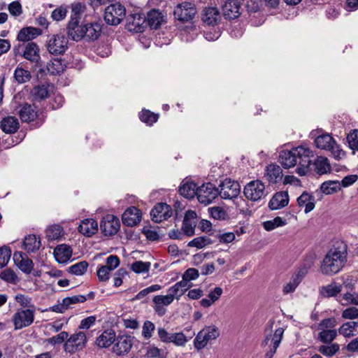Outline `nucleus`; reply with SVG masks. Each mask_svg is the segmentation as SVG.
<instances>
[{
	"mask_svg": "<svg viewBox=\"0 0 358 358\" xmlns=\"http://www.w3.org/2000/svg\"><path fill=\"white\" fill-rule=\"evenodd\" d=\"M297 205L304 208L305 213L312 211L315 206V199L310 193L305 191L296 199Z\"/></svg>",
	"mask_w": 358,
	"mask_h": 358,
	"instance_id": "obj_27",
	"label": "nucleus"
},
{
	"mask_svg": "<svg viewBox=\"0 0 358 358\" xmlns=\"http://www.w3.org/2000/svg\"><path fill=\"white\" fill-rule=\"evenodd\" d=\"M343 285L332 282L320 289V294L324 297H331L336 296L342 291Z\"/></svg>",
	"mask_w": 358,
	"mask_h": 358,
	"instance_id": "obj_40",
	"label": "nucleus"
},
{
	"mask_svg": "<svg viewBox=\"0 0 358 358\" xmlns=\"http://www.w3.org/2000/svg\"><path fill=\"white\" fill-rule=\"evenodd\" d=\"M337 336L336 329H322L318 333L316 339L325 344L331 343Z\"/></svg>",
	"mask_w": 358,
	"mask_h": 358,
	"instance_id": "obj_42",
	"label": "nucleus"
},
{
	"mask_svg": "<svg viewBox=\"0 0 358 358\" xmlns=\"http://www.w3.org/2000/svg\"><path fill=\"white\" fill-rule=\"evenodd\" d=\"M210 216L217 220H225L228 218L227 212L220 206H215L208 208Z\"/></svg>",
	"mask_w": 358,
	"mask_h": 358,
	"instance_id": "obj_55",
	"label": "nucleus"
},
{
	"mask_svg": "<svg viewBox=\"0 0 358 358\" xmlns=\"http://www.w3.org/2000/svg\"><path fill=\"white\" fill-rule=\"evenodd\" d=\"M302 278L303 276L300 275V273L293 275L289 282L283 287V293L287 294L294 292L301 281Z\"/></svg>",
	"mask_w": 358,
	"mask_h": 358,
	"instance_id": "obj_48",
	"label": "nucleus"
},
{
	"mask_svg": "<svg viewBox=\"0 0 358 358\" xmlns=\"http://www.w3.org/2000/svg\"><path fill=\"white\" fill-rule=\"evenodd\" d=\"M20 117L23 122L33 121L36 117L35 109L29 104H24L19 111Z\"/></svg>",
	"mask_w": 358,
	"mask_h": 358,
	"instance_id": "obj_41",
	"label": "nucleus"
},
{
	"mask_svg": "<svg viewBox=\"0 0 358 358\" xmlns=\"http://www.w3.org/2000/svg\"><path fill=\"white\" fill-rule=\"evenodd\" d=\"M64 234V229L59 224L51 225L45 231L46 238L49 241L59 240Z\"/></svg>",
	"mask_w": 358,
	"mask_h": 358,
	"instance_id": "obj_43",
	"label": "nucleus"
},
{
	"mask_svg": "<svg viewBox=\"0 0 358 358\" xmlns=\"http://www.w3.org/2000/svg\"><path fill=\"white\" fill-rule=\"evenodd\" d=\"M219 195V189L211 182L203 184L199 187L196 197L199 203L207 206L211 203Z\"/></svg>",
	"mask_w": 358,
	"mask_h": 358,
	"instance_id": "obj_11",
	"label": "nucleus"
},
{
	"mask_svg": "<svg viewBox=\"0 0 358 358\" xmlns=\"http://www.w3.org/2000/svg\"><path fill=\"white\" fill-rule=\"evenodd\" d=\"M68 38L62 34L51 36L47 43L49 53L55 55H63L68 49Z\"/></svg>",
	"mask_w": 358,
	"mask_h": 358,
	"instance_id": "obj_10",
	"label": "nucleus"
},
{
	"mask_svg": "<svg viewBox=\"0 0 358 358\" xmlns=\"http://www.w3.org/2000/svg\"><path fill=\"white\" fill-rule=\"evenodd\" d=\"M314 143L317 148L329 152L331 155L336 160L343 159L346 156L345 152L329 134H322L317 136Z\"/></svg>",
	"mask_w": 358,
	"mask_h": 358,
	"instance_id": "obj_3",
	"label": "nucleus"
},
{
	"mask_svg": "<svg viewBox=\"0 0 358 358\" xmlns=\"http://www.w3.org/2000/svg\"><path fill=\"white\" fill-rule=\"evenodd\" d=\"M245 196L252 201H258L265 198L266 192L264 183L259 180H252L244 187Z\"/></svg>",
	"mask_w": 358,
	"mask_h": 358,
	"instance_id": "obj_7",
	"label": "nucleus"
},
{
	"mask_svg": "<svg viewBox=\"0 0 358 358\" xmlns=\"http://www.w3.org/2000/svg\"><path fill=\"white\" fill-rule=\"evenodd\" d=\"M126 9L120 3H112L105 8L104 20L110 25L119 24L125 17Z\"/></svg>",
	"mask_w": 358,
	"mask_h": 358,
	"instance_id": "obj_5",
	"label": "nucleus"
},
{
	"mask_svg": "<svg viewBox=\"0 0 358 358\" xmlns=\"http://www.w3.org/2000/svg\"><path fill=\"white\" fill-rule=\"evenodd\" d=\"M245 0H227L222 6V13L225 18L233 20L241 14V6Z\"/></svg>",
	"mask_w": 358,
	"mask_h": 358,
	"instance_id": "obj_15",
	"label": "nucleus"
},
{
	"mask_svg": "<svg viewBox=\"0 0 358 358\" xmlns=\"http://www.w3.org/2000/svg\"><path fill=\"white\" fill-rule=\"evenodd\" d=\"M21 56L31 63L37 64L40 59V49L34 42H29L24 45Z\"/></svg>",
	"mask_w": 358,
	"mask_h": 358,
	"instance_id": "obj_21",
	"label": "nucleus"
},
{
	"mask_svg": "<svg viewBox=\"0 0 358 358\" xmlns=\"http://www.w3.org/2000/svg\"><path fill=\"white\" fill-rule=\"evenodd\" d=\"M150 215L155 222H160L171 216L172 210L171 206L166 203H159L151 210Z\"/></svg>",
	"mask_w": 358,
	"mask_h": 358,
	"instance_id": "obj_19",
	"label": "nucleus"
},
{
	"mask_svg": "<svg viewBox=\"0 0 358 358\" xmlns=\"http://www.w3.org/2000/svg\"><path fill=\"white\" fill-rule=\"evenodd\" d=\"M285 224H287L286 220L280 217H276L273 220L263 222V227L266 231H271L277 227L285 226Z\"/></svg>",
	"mask_w": 358,
	"mask_h": 358,
	"instance_id": "obj_52",
	"label": "nucleus"
},
{
	"mask_svg": "<svg viewBox=\"0 0 358 358\" xmlns=\"http://www.w3.org/2000/svg\"><path fill=\"white\" fill-rule=\"evenodd\" d=\"M213 242L208 236H199L194 238L187 244L189 247H194L198 249H201L206 246L211 244Z\"/></svg>",
	"mask_w": 358,
	"mask_h": 358,
	"instance_id": "obj_51",
	"label": "nucleus"
},
{
	"mask_svg": "<svg viewBox=\"0 0 358 358\" xmlns=\"http://www.w3.org/2000/svg\"><path fill=\"white\" fill-rule=\"evenodd\" d=\"M48 72L52 75L59 74L65 69V64L62 59H54L47 65Z\"/></svg>",
	"mask_w": 358,
	"mask_h": 358,
	"instance_id": "obj_46",
	"label": "nucleus"
},
{
	"mask_svg": "<svg viewBox=\"0 0 358 358\" xmlns=\"http://www.w3.org/2000/svg\"><path fill=\"white\" fill-rule=\"evenodd\" d=\"M289 201V198L287 192H278L271 199L268 203V207L271 210H278L287 206Z\"/></svg>",
	"mask_w": 358,
	"mask_h": 358,
	"instance_id": "obj_25",
	"label": "nucleus"
},
{
	"mask_svg": "<svg viewBox=\"0 0 358 358\" xmlns=\"http://www.w3.org/2000/svg\"><path fill=\"white\" fill-rule=\"evenodd\" d=\"M162 287L159 285L155 284L152 285L150 287H148L141 292H139L135 296L134 299L136 300H141L143 298H145L147 295H148L150 293L159 291L161 289Z\"/></svg>",
	"mask_w": 358,
	"mask_h": 358,
	"instance_id": "obj_61",
	"label": "nucleus"
},
{
	"mask_svg": "<svg viewBox=\"0 0 358 358\" xmlns=\"http://www.w3.org/2000/svg\"><path fill=\"white\" fill-rule=\"evenodd\" d=\"M141 120L148 125H152L154 122H156L158 120V115L148 110H143L139 114Z\"/></svg>",
	"mask_w": 358,
	"mask_h": 358,
	"instance_id": "obj_54",
	"label": "nucleus"
},
{
	"mask_svg": "<svg viewBox=\"0 0 358 358\" xmlns=\"http://www.w3.org/2000/svg\"><path fill=\"white\" fill-rule=\"evenodd\" d=\"M88 267V263L85 261L79 262L68 268V272L76 275H83Z\"/></svg>",
	"mask_w": 358,
	"mask_h": 358,
	"instance_id": "obj_50",
	"label": "nucleus"
},
{
	"mask_svg": "<svg viewBox=\"0 0 358 358\" xmlns=\"http://www.w3.org/2000/svg\"><path fill=\"white\" fill-rule=\"evenodd\" d=\"M11 256V250L8 246L0 248V268L6 266Z\"/></svg>",
	"mask_w": 358,
	"mask_h": 358,
	"instance_id": "obj_57",
	"label": "nucleus"
},
{
	"mask_svg": "<svg viewBox=\"0 0 358 358\" xmlns=\"http://www.w3.org/2000/svg\"><path fill=\"white\" fill-rule=\"evenodd\" d=\"M101 27L99 23L85 24L84 38L94 41L99 38L101 34Z\"/></svg>",
	"mask_w": 358,
	"mask_h": 358,
	"instance_id": "obj_32",
	"label": "nucleus"
},
{
	"mask_svg": "<svg viewBox=\"0 0 358 358\" xmlns=\"http://www.w3.org/2000/svg\"><path fill=\"white\" fill-rule=\"evenodd\" d=\"M78 231L84 236L90 237L97 232L98 223L93 219H85L81 221L78 227Z\"/></svg>",
	"mask_w": 358,
	"mask_h": 358,
	"instance_id": "obj_29",
	"label": "nucleus"
},
{
	"mask_svg": "<svg viewBox=\"0 0 358 358\" xmlns=\"http://www.w3.org/2000/svg\"><path fill=\"white\" fill-rule=\"evenodd\" d=\"M173 301L172 296L168 294L166 295H157L152 299V308L155 312L162 317L166 313V307L171 304Z\"/></svg>",
	"mask_w": 358,
	"mask_h": 358,
	"instance_id": "obj_18",
	"label": "nucleus"
},
{
	"mask_svg": "<svg viewBox=\"0 0 358 358\" xmlns=\"http://www.w3.org/2000/svg\"><path fill=\"white\" fill-rule=\"evenodd\" d=\"M155 329V325L150 320L145 321L142 327L143 337L145 339H150L152 336Z\"/></svg>",
	"mask_w": 358,
	"mask_h": 358,
	"instance_id": "obj_56",
	"label": "nucleus"
},
{
	"mask_svg": "<svg viewBox=\"0 0 358 358\" xmlns=\"http://www.w3.org/2000/svg\"><path fill=\"white\" fill-rule=\"evenodd\" d=\"M320 189L326 194H332L340 189V182L336 180H328L324 182L321 185Z\"/></svg>",
	"mask_w": 358,
	"mask_h": 358,
	"instance_id": "obj_49",
	"label": "nucleus"
},
{
	"mask_svg": "<svg viewBox=\"0 0 358 358\" xmlns=\"http://www.w3.org/2000/svg\"><path fill=\"white\" fill-rule=\"evenodd\" d=\"M329 345H322L318 347L317 351L326 357H332L338 352L340 345L338 343H329Z\"/></svg>",
	"mask_w": 358,
	"mask_h": 358,
	"instance_id": "obj_47",
	"label": "nucleus"
},
{
	"mask_svg": "<svg viewBox=\"0 0 358 358\" xmlns=\"http://www.w3.org/2000/svg\"><path fill=\"white\" fill-rule=\"evenodd\" d=\"M196 225V214L193 210H188L185 215L182 230L183 233L191 236L194 234L195 227Z\"/></svg>",
	"mask_w": 358,
	"mask_h": 358,
	"instance_id": "obj_26",
	"label": "nucleus"
},
{
	"mask_svg": "<svg viewBox=\"0 0 358 358\" xmlns=\"http://www.w3.org/2000/svg\"><path fill=\"white\" fill-rule=\"evenodd\" d=\"M347 141L352 150H358V129H353L347 136Z\"/></svg>",
	"mask_w": 358,
	"mask_h": 358,
	"instance_id": "obj_60",
	"label": "nucleus"
},
{
	"mask_svg": "<svg viewBox=\"0 0 358 358\" xmlns=\"http://www.w3.org/2000/svg\"><path fill=\"white\" fill-rule=\"evenodd\" d=\"M13 77L16 83L23 84L30 80L31 75L29 71L17 66L14 71Z\"/></svg>",
	"mask_w": 358,
	"mask_h": 358,
	"instance_id": "obj_44",
	"label": "nucleus"
},
{
	"mask_svg": "<svg viewBox=\"0 0 358 358\" xmlns=\"http://www.w3.org/2000/svg\"><path fill=\"white\" fill-rule=\"evenodd\" d=\"M72 249L66 244L57 245L54 250V256L57 262L65 264L68 262L72 257Z\"/></svg>",
	"mask_w": 358,
	"mask_h": 358,
	"instance_id": "obj_28",
	"label": "nucleus"
},
{
	"mask_svg": "<svg viewBox=\"0 0 358 358\" xmlns=\"http://www.w3.org/2000/svg\"><path fill=\"white\" fill-rule=\"evenodd\" d=\"M16 302L23 308H34L31 298L22 294H17L15 296Z\"/></svg>",
	"mask_w": 358,
	"mask_h": 358,
	"instance_id": "obj_59",
	"label": "nucleus"
},
{
	"mask_svg": "<svg viewBox=\"0 0 358 358\" xmlns=\"http://www.w3.org/2000/svg\"><path fill=\"white\" fill-rule=\"evenodd\" d=\"M134 337L127 335L119 336L115 338L113 352L118 356L127 354L134 344Z\"/></svg>",
	"mask_w": 358,
	"mask_h": 358,
	"instance_id": "obj_14",
	"label": "nucleus"
},
{
	"mask_svg": "<svg viewBox=\"0 0 358 358\" xmlns=\"http://www.w3.org/2000/svg\"><path fill=\"white\" fill-rule=\"evenodd\" d=\"M1 127L2 130L6 133H15L19 128V121L15 117H6L1 120Z\"/></svg>",
	"mask_w": 358,
	"mask_h": 358,
	"instance_id": "obj_33",
	"label": "nucleus"
},
{
	"mask_svg": "<svg viewBox=\"0 0 358 358\" xmlns=\"http://www.w3.org/2000/svg\"><path fill=\"white\" fill-rule=\"evenodd\" d=\"M141 220V213L134 206L128 208L122 214L123 223L127 226H135L140 222Z\"/></svg>",
	"mask_w": 358,
	"mask_h": 358,
	"instance_id": "obj_24",
	"label": "nucleus"
},
{
	"mask_svg": "<svg viewBox=\"0 0 358 358\" xmlns=\"http://www.w3.org/2000/svg\"><path fill=\"white\" fill-rule=\"evenodd\" d=\"M196 12V8L194 3L184 1L175 7L173 15L174 17L180 22H188L193 20Z\"/></svg>",
	"mask_w": 358,
	"mask_h": 358,
	"instance_id": "obj_9",
	"label": "nucleus"
},
{
	"mask_svg": "<svg viewBox=\"0 0 358 358\" xmlns=\"http://www.w3.org/2000/svg\"><path fill=\"white\" fill-rule=\"evenodd\" d=\"M120 223L119 219L113 215H106L101 222L100 227L106 236L115 234L120 229Z\"/></svg>",
	"mask_w": 358,
	"mask_h": 358,
	"instance_id": "obj_16",
	"label": "nucleus"
},
{
	"mask_svg": "<svg viewBox=\"0 0 358 358\" xmlns=\"http://www.w3.org/2000/svg\"><path fill=\"white\" fill-rule=\"evenodd\" d=\"M23 246L27 252H34L40 248L41 241L35 235L30 234L24 238Z\"/></svg>",
	"mask_w": 358,
	"mask_h": 358,
	"instance_id": "obj_39",
	"label": "nucleus"
},
{
	"mask_svg": "<svg viewBox=\"0 0 358 358\" xmlns=\"http://www.w3.org/2000/svg\"><path fill=\"white\" fill-rule=\"evenodd\" d=\"M285 329L278 327L273 334H267L263 341V345L267 346L265 358H273L282 339Z\"/></svg>",
	"mask_w": 358,
	"mask_h": 358,
	"instance_id": "obj_8",
	"label": "nucleus"
},
{
	"mask_svg": "<svg viewBox=\"0 0 358 358\" xmlns=\"http://www.w3.org/2000/svg\"><path fill=\"white\" fill-rule=\"evenodd\" d=\"M220 187L219 195L224 199H233L240 194L241 187L236 181L225 179Z\"/></svg>",
	"mask_w": 358,
	"mask_h": 358,
	"instance_id": "obj_13",
	"label": "nucleus"
},
{
	"mask_svg": "<svg viewBox=\"0 0 358 358\" xmlns=\"http://www.w3.org/2000/svg\"><path fill=\"white\" fill-rule=\"evenodd\" d=\"M198 187H197L195 182L192 181H185L183 182L182 185L180 187L179 192L182 196L187 199H192L196 195Z\"/></svg>",
	"mask_w": 358,
	"mask_h": 358,
	"instance_id": "obj_34",
	"label": "nucleus"
},
{
	"mask_svg": "<svg viewBox=\"0 0 358 358\" xmlns=\"http://www.w3.org/2000/svg\"><path fill=\"white\" fill-rule=\"evenodd\" d=\"M348 247L343 241H336L325 255L320 271L326 275L338 273L347 262Z\"/></svg>",
	"mask_w": 358,
	"mask_h": 358,
	"instance_id": "obj_2",
	"label": "nucleus"
},
{
	"mask_svg": "<svg viewBox=\"0 0 358 358\" xmlns=\"http://www.w3.org/2000/svg\"><path fill=\"white\" fill-rule=\"evenodd\" d=\"M85 24H79L78 18L71 17L67 27V34L73 41H78L84 38Z\"/></svg>",
	"mask_w": 358,
	"mask_h": 358,
	"instance_id": "obj_20",
	"label": "nucleus"
},
{
	"mask_svg": "<svg viewBox=\"0 0 358 358\" xmlns=\"http://www.w3.org/2000/svg\"><path fill=\"white\" fill-rule=\"evenodd\" d=\"M313 151L306 146H298L291 150H282L279 154V162L285 169H289L299 164L296 172L299 176H305L309 171L310 158Z\"/></svg>",
	"mask_w": 358,
	"mask_h": 358,
	"instance_id": "obj_1",
	"label": "nucleus"
},
{
	"mask_svg": "<svg viewBox=\"0 0 358 358\" xmlns=\"http://www.w3.org/2000/svg\"><path fill=\"white\" fill-rule=\"evenodd\" d=\"M146 17L141 14L136 13L131 16V21H129V25L130 30L135 32H142L145 27Z\"/></svg>",
	"mask_w": 358,
	"mask_h": 358,
	"instance_id": "obj_36",
	"label": "nucleus"
},
{
	"mask_svg": "<svg viewBox=\"0 0 358 358\" xmlns=\"http://www.w3.org/2000/svg\"><path fill=\"white\" fill-rule=\"evenodd\" d=\"M87 343V336L83 331L76 332L67 338L64 345L66 352L73 353L83 349Z\"/></svg>",
	"mask_w": 358,
	"mask_h": 358,
	"instance_id": "obj_12",
	"label": "nucleus"
},
{
	"mask_svg": "<svg viewBox=\"0 0 358 358\" xmlns=\"http://www.w3.org/2000/svg\"><path fill=\"white\" fill-rule=\"evenodd\" d=\"M341 301L343 305H358V294L355 292H347L342 296Z\"/></svg>",
	"mask_w": 358,
	"mask_h": 358,
	"instance_id": "obj_62",
	"label": "nucleus"
},
{
	"mask_svg": "<svg viewBox=\"0 0 358 358\" xmlns=\"http://www.w3.org/2000/svg\"><path fill=\"white\" fill-rule=\"evenodd\" d=\"M115 338L113 331H105L96 338V343L100 348H108L114 343Z\"/></svg>",
	"mask_w": 358,
	"mask_h": 358,
	"instance_id": "obj_37",
	"label": "nucleus"
},
{
	"mask_svg": "<svg viewBox=\"0 0 358 358\" xmlns=\"http://www.w3.org/2000/svg\"><path fill=\"white\" fill-rule=\"evenodd\" d=\"M41 34L42 31L39 29L29 27L22 29L19 31L17 38L19 41H29L40 36Z\"/></svg>",
	"mask_w": 358,
	"mask_h": 358,
	"instance_id": "obj_31",
	"label": "nucleus"
},
{
	"mask_svg": "<svg viewBox=\"0 0 358 358\" xmlns=\"http://www.w3.org/2000/svg\"><path fill=\"white\" fill-rule=\"evenodd\" d=\"M264 178L269 184L280 182L283 178L282 170L280 166L271 164L266 167Z\"/></svg>",
	"mask_w": 358,
	"mask_h": 358,
	"instance_id": "obj_22",
	"label": "nucleus"
},
{
	"mask_svg": "<svg viewBox=\"0 0 358 358\" xmlns=\"http://www.w3.org/2000/svg\"><path fill=\"white\" fill-rule=\"evenodd\" d=\"M220 18V12L215 7L205 8L202 13V20L208 25H215Z\"/></svg>",
	"mask_w": 358,
	"mask_h": 358,
	"instance_id": "obj_30",
	"label": "nucleus"
},
{
	"mask_svg": "<svg viewBox=\"0 0 358 358\" xmlns=\"http://www.w3.org/2000/svg\"><path fill=\"white\" fill-rule=\"evenodd\" d=\"M0 278L10 283H15L18 280L17 275L10 268L3 271L0 274Z\"/></svg>",
	"mask_w": 358,
	"mask_h": 358,
	"instance_id": "obj_64",
	"label": "nucleus"
},
{
	"mask_svg": "<svg viewBox=\"0 0 358 358\" xmlns=\"http://www.w3.org/2000/svg\"><path fill=\"white\" fill-rule=\"evenodd\" d=\"M220 336V331L215 326L206 327L201 329L194 340V346L201 350L207 346L209 341L216 339Z\"/></svg>",
	"mask_w": 358,
	"mask_h": 358,
	"instance_id": "obj_4",
	"label": "nucleus"
},
{
	"mask_svg": "<svg viewBox=\"0 0 358 358\" xmlns=\"http://www.w3.org/2000/svg\"><path fill=\"white\" fill-rule=\"evenodd\" d=\"M64 306L67 307V308H71L72 304L83 303L87 300V297L84 295H75L70 297H66L64 299Z\"/></svg>",
	"mask_w": 358,
	"mask_h": 358,
	"instance_id": "obj_63",
	"label": "nucleus"
},
{
	"mask_svg": "<svg viewBox=\"0 0 358 358\" xmlns=\"http://www.w3.org/2000/svg\"><path fill=\"white\" fill-rule=\"evenodd\" d=\"M189 341V338L182 332L173 333L169 343L178 347H183Z\"/></svg>",
	"mask_w": 358,
	"mask_h": 358,
	"instance_id": "obj_53",
	"label": "nucleus"
},
{
	"mask_svg": "<svg viewBox=\"0 0 358 358\" xmlns=\"http://www.w3.org/2000/svg\"><path fill=\"white\" fill-rule=\"evenodd\" d=\"M31 96L34 101H40L46 99L49 95L48 87L45 85L35 86L31 92Z\"/></svg>",
	"mask_w": 358,
	"mask_h": 358,
	"instance_id": "obj_45",
	"label": "nucleus"
},
{
	"mask_svg": "<svg viewBox=\"0 0 358 358\" xmlns=\"http://www.w3.org/2000/svg\"><path fill=\"white\" fill-rule=\"evenodd\" d=\"M35 310L31 308H18L12 317V322L15 330L29 327L34 320Z\"/></svg>",
	"mask_w": 358,
	"mask_h": 358,
	"instance_id": "obj_6",
	"label": "nucleus"
},
{
	"mask_svg": "<svg viewBox=\"0 0 358 358\" xmlns=\"http://www.w3.org/2000/svg\"><path fill=\"white\" fill-rule=\"evenodd\" d=\"M146 21L151 29H157L166 22V13L153 8L147 13Z\"/></svg>",
	"mask_w": 358,
	"mask_h": 358,
	"instance_id": "obj_17",
	"label": "nucleus"
},
{
	"mask_svg": "<svg viewBox=\"0 0 358 358\" xmlns=\"http://www.w3.org/2000/svg\"><path fill=\"white\" fill-rule=\"evenodd\" d=\"M13 260L17 267L24 273H30L34 268V263L25 254L22 252H15Z\"/></svg>",
	"mask_w": 358,
	"mask_h": 358,
	"instance_id": "obj_23",
	"label": "nucleus"
},
{
	"mask_svg": "<svg viewBox=\"0 0 358 358\" xmlns=\"http://www.w3.org/2000/svg\"><path fill=\"white\" fill-rule=\"evenodd\" d=\"M313 166L318 174H325L331 171V165L329 159L325 157H317L314 161Z\"/></svg>",
	"mask_w": 358,
	"mask_h": 358,
	"instance_id": "obj_35",
	"label": "nucleus"
},
{
	"mask_svg": "<svg viewBox=\"0 0 358 358\" xmlns=\"http://www.w3.org/2000/svg\"><path fill=\"white\" fill-rule=\"evenodd\" d=\"M357 329L358 322H347L340 327L338 333L344 337L349 338L356 335Z\"/></svg>",
	"mask_w": 358,
	"mask_h": 358,
	"instance_id": "obj_38",
	"label": "nucleus"
},
{
	"mask_svg": "<svg viewBox=\"0 0 358 358\" xmlns=\"http://www.w3.org/2000/svg\"><path fill=\"white\" fill-rule=\"evenodd\" d=\"M150 262L137 261L131 264V269L136 273H144L150 270Z\"/></svg>",
	"mask_w": 358,
	"mask_h": 358,
	"instance_id": "obj_58",
	"label": "nucleus"
}]
</instances>
